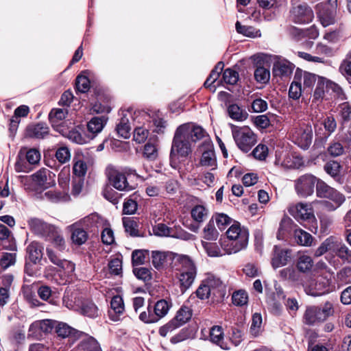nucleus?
Segmentation results:
<instances>
[{
	"mask_svg": "<svg viewBox=\"0 0 351 351\" xmlns=\"http://www.w3.org/2000/svg\"><path fill=\"white\" fill-rule=\"evenodd\" d=\"M228 241L223 243V250L228 254H236L245 250L248 244V230L240 223H233L226 231Z\"/></svg>",
	"mask_w": 351,
	"mask_h": 351,
	"instance_id": "1",
	"label": "nucleus"
},
{
	"mask_svg": "<svg viewBox=\"0 0 351 351\" xmlns=\"http://www.w3.org/2000/svg\"><path fill=\"white\" fill-rule=\"evenodd\" d=\"M176 271L182 292H184L193 284L195 275L196 267L193 261L186 255L176 256V263L172 266Z\"/></svg>",
	"mask_w": 351,
	"mask_h": 351,
	"instance_id": "2",
	"label": "nucleus"
},
{
	"mask_svg": "<svg viewBox=\"0 0 351 351\" xmlns=\"http://www.w3.org/2000/svg\"><path fill=\"white\" fill-rule=\"evenodd\" d=\"M188 134L180 125L176 130L170 152L171 160L176 159L177 156L186 157L191 153L192 143Z\"/></svg>",
	"mask_w": 351,
	"mask_h": 351,
	"instance_id": "3",
	"label": "nucleus"
},
{
	"mask_svg": "<svg viewBox=\"0 0 351 351\" xmlns=\"http://www.w3.org/2000/svg\"><path fill=\"white\" fill-rule=\"evenodd\" d=\"M289 213L296 220L308 221L311 223L309 230L314 234L317 232V220L311 203L298 202L291 204L288 207Z\"/></svg>",
	"mask_w": 351,
	"mask_h": 351,
	"instance_id": "4",
	"label": "nucleus"
},
{
	"mask_svg": "<svg viewBox=\"0 0 351 351\" xmlns=\"http://www.w3.org/2000/svg\"><path fill=\"white\" fill-rule=\"evenodd\" d=\"M234 140L238 147L244 152H249L256 143V136L247 127L239 128L231 125Z\"/></svg>",
	"mask_w": 351,
	"mask_h": 351,
	"instance_id": "5",
	"label": "nucleus"
},
{
	"mask_svg": "<svg viewBox=\"0 0 351 351\" xmlns=\"http://www.w3.org/2000/svg\"><path fill=\"white\" fill-rule=\"evenodd\" d=\"M333 312L332 304L327 302L322 308L315 306L308 307L304 313V319L306 324L314 325L325 321Z\"/></svg>",
	"mask_w": 351,
	"mask_h": 351,
	"instance_id": "6",
	"label": "nucleus"
},
{
	"mask_svg": "<svg viewBox=\"0 0 351 351\" xmlns=\"http://www.w3.org/2000/svg\"><path fill=\"white\" fill-rule=\"evenodd\" d=\"M318 178L312 174H304L294 181V187L297 195L303 198L312 195L314 193Z\"/></svg>",
	"mask_w": 351,
	"mask_h": 351,
	"instance_id": "7",
	"label": "nucleus"
},
{
	"mask_svg": "<svg viewBox=\"0 0 351 351\" xmlns=\"http://www.w3.org/2000/svg\"><path fill=\"white\" fill-rule=\"evenodd\" d=\"M106 174L112 186L119 191H130L134 186L130 183L125 173L114 168L108 167Z\"/></svg>",
	"mask_w": 351,
	"mask_h": 351,
	"instance_id": "8",
	"label": "nucleus"
},
{
	"mask_svg": "<svg viewBox=\"0 0 351 351\" xmlns=\"http://www.w3.org/2000/svg\"><path fill=\"white\" fill-rule=\"evenodd\" d=\"M332 289L330 279L324 276H319L310 285L304 287V291L307 295L317 297L330 293Z\"/></svg>",
	"mask_w": 351,
	"mask_h": 351,
	"instance_id": "9",
	"label": "nucleus"
},
{
	"mask_svg": "<svg viewBox=\"0 0 351 351\" xmlns=\"http://www.w3.org/2000/svg\"><path fill=\"white\" fill-rule=\"evenodd\" d=\"M45 241L51 244L58 252L66 248V242L60 229L51 224L45 223Z\"/></svg>",
	"mask_w": 351,
	"mask_h": 351,
	"instance_id": "10",
	"label": "nucleus"
},
{
	"mask_svg": "<svg viewBox=\"0 0 351 351\" xmlns=\"http://www.w3.org/2000/svg\"><path fill=\"white\" fill-rule=\"evenodd\" d=\"M313 12L306 4H300L293 7L290 11L291 20L295 23L305 24L312 21Z\"/></svg>",
	"mask_w": 351,
	"mask_h": 351,
	"instance_id": "11",
	"label": "nucleus"
},
{
	"mask_svg": "<svg viewBox=\"0 0 351 351\" xmlns=\"http://www.w3.org/2000/svg\"><path fill=\"white\" fill-rule=\"evenodd\" d=\"M27 252L29 259L34 263V265H26V273L30 276L36 275V272H34L36 265L41 261L43 255L42 244L36 241H32L28 245Z\"/></svg>",
	"mask_w": 351,
	"mask_h": 351,
	"instance_id": "12",
	"label": "nucleus"
},
{
	"mask_svg": "<svg viewBox=\"0 0 351 351\" xmlns=\"http://www.w3.org/2000/svg\"><path fill=\"white\" fill-rule=\"evenodd\" d=\"M28 189L36 199H43L44 191V169L42 168L29 178Z\"/></svg>",
	"mask_w": 351,
	"mask_h": 351,
	"instance_id": "13",
	"label": "nucleus"
},
{
	"mask_svg": "<svg viewBox=\"0 0 351 351\" xmlns=\"http://www.w3.org/2000/svg\"><path fill=\"white\" fill-rule=\"evenodd\" d=\"M213 294V302H219L226 295V288L221 280L215 276H209L204 280Z\"/></svg>",
	"mask_w": 351,
	"mask_h": 351,
	"instance_id": "14",
	"label": "nucleus"
},
{
	"mask_svg": "<svg viewBox=\"0 0 351 351\" xmlns=\"http://www.w3.org/2000/svg\"><path fill=\"white\" fill-rule=\"evenodd\" d=\"M68 114L66 108H53L49 114V121L51 126L59 132H64L63 124Z\"/></svg>",
	"mask_w": 351,
	"mask_h": 351,
	"instance_id": "15",
	"label": "nucleus"
},
{
	"mask_svg": "<svg viewBox=\"0 0 351 351\" xmlns=\"http://www.w3.org/2000/svg\"><path fill=\"white\" fill-rule=\"evenodd\" d=\"M71 232V240L73 244L77 246H81L84 244L88 239L87 231L82 227L80 222L74 223L69 226Z\"/></svg>",
	"mask_w": 351,
	"mask_h": 351,
	"instance_id": "16",
	"label": "nucleus"
},
{
	"mask_svg": "<svg viewBox=\"0 0 351 351\" xmlns=\"http://www.w3.org/2000/svg\"><path fill=\"white\" fill-rule=\"evenodd\" d=\"M178 255L171 252L153 251L152 253V263L154 267L159 270L162 269L169 261H172L173 265H174L176 256Z\"/></svg>",
	"mask_w": 351,
	"mask_h": 351,
	"instance_id": "17",
	"label": "nucleus"
},
{
	"mask_svg": "<svg viewBox=\"0 0 351 351\" xmlns=\"http://www.w3.org/2000/svg\"><path fill=\"white\" fill-rule=\"evenodd\" d=\"M123 300L120 295L114 296L110 302V310L108 311V316L112 321L117 322L120 319V316L124 312Z\"/></svg>",
	"mask_w": 351,
	"mask_h": 351,
	"instance_id": "18",
	"label": "nucleus"
},
{
	"mask_svg": "<svg viewBox=\"0 0 351 351\" xmlns=\"http://www.w3.org/2000/svg\"><path fill=\"white\" fill-rule=\"evenodd\" d=\"M327 199L324 202V207L329 211H334L339 208L346 201L345 195L336 189L328 195Z\"/></svg>",
	"mask_w": 351,
	"mask_h": 351,
	"instance_id": "19",
	"label": "nucleus"
},
{
	"mask_svg": "<svg viewBox=\"0 0 351 351\" xmlns=\"http://www.w3.org/2000/svg\"><path fill=\"white\" fill-rule=\"evenodd\" d=\"M125 232L132 237H142L143 234L139 230V221L136 218L124 217L122 219Z\"/></svg>",
	"mask_w": 351,
	"mask_h": 351,
	"instance_id": "20",
	"label": "nucleus"
},
{
	"mask_svg": "<svg viewBox=\"0 0 351 351\" xmlns=\"http://www.w3.org/2000/svg\"><path fill=\"white\" fill-rule=\"evenodd\" d=\"M336 9L328 5H322L318 12L320 22L324 27L335 23Z\"/></svg>",
	"mask_w": 351,
	"mask_h": 351,
	"instance_id": "21",
	"label": "nucleus"
},
{
	"mask_svg": "<svg viewBox=\"0 0 351 351\" xmlns=\"http://www.w3.org/2000/svg\"><path fill=\"white\" fill-rule=\"evenodd\" d=\"M288 251L277 245L274 247L273 257L271 258V265L274 268L282 267L287 263Z\"/></svg>",
	"mask_w": 351,
	"mask_h": 351,
	"instance_id": "22",
	"label": "nucleus"
},
{
	"mask_svg": "<svg viewBox=\"0 0 351 351\" xmlns=\"http://www.w3.org/2000/svg\"><path fill=\"white\" fill-rule=\"evenodd\" d=\"M293 64L287 60L278 61L273 66L274 76L287 77L291 75L294 69Z\"/></svg>",
	"mask_w": 351,
	"mask_h": 351,
	"instance_id": "23",
	"label": "nucleus"
},
{
	"mask_svg": "<svg viewBox=\"0 0 351 351\" xmlns=\"http://www.w3.org/2000/svg\"><path fill=\"white\" fill-rule=\"evenodd\" d=\"M328 79L324 77H319L316 83V86L312 95L313 102L322 101L327 90Z\"/></svg>",
	"mask_w": 351,
	"mask_h": 351,
	"instance_id": "24",
	"label": "nucleus"
},
{
	"mask_svg": "<svg viewBox=\"0 0 351 351\" xmlns=\"http://www.w3.org/2000/svg\"><path fill=\"white\" fill-rule=\"evenodd\" d=\"M180 126L188 132L189 138H190L191 143H195L202 139L206 135L205 130L200 126H193L189 123H185Z\"/></svg>",
	"mask_w": 351,
	"mask_h": 351,
	"instance_id": "25",
	"label": "nucleus"
},
{
	"mask_svg": "<svg viewBox=\"0 0 351 351\" xmlns=\"http://www.w3.org/2000/svg\"><path fill=\"white\" fill-rule=\"evenodd\" d=\"M293 237L295 242L302 246H311L314 240L310 233L301 228H296L294 230Z\"/></svg>",
	"mask_w": 351,
	"mask_h": 351,
	"instance_id": "26",
	"label": "nucleus"
},
{
	"mask_svg": "<svg viewBox=\"0 0 351 351\" xmlns=\"http://www.w3.org/2000/svg\"><path fill=\"white\" fill-rule=\"evenodd\" d=\"M210 340L222 349H228L226 344L223 342V331L221 326H214L210 328Z\"/></svg>",
	"mask_w": 351,
	"mask_h": 351,
	"instance_id": "27",
	"label": "nucleus"
},
{
	"mask_svg": "<svg viewBox=\"0 0 351 351\" xmlns=\"http://www.w3.org/2000/svg\"><path fill=\"white\" fill-rule=\"evenodd\" d=\"M80 313L90 318H95L99 315V309L97 306L90 300H85L82 302L79 308Z\"/></svg>",
	"mask_w": 351,
	"mask_h": 351,
	"instance_id": "28",
	"label": "nucleus"
},
{
	"mask_svg": "<svg viewBox=\"0 0 351 351\" xmlns=\"http://www.w3.org/2000/svg\"><path fill=\"white\" fill-rule=\"evenodd\" d=\"M106 123V119L104 117H93L88 122V131L93 134L92 138L102 130Z\"/></svg>",
	"mask_w": 351,
	"mask_h": 351,
	"instance_id": "29",
	"label": "nucleus"
},
{
	"mask_svg": "<svg viewBox=\"0 0 351 351\" xmlns=\"http://www.w3.org/2000/svg\"><path fill=\"white\" fill-rule=\"evenodd\" d=\"M83 156L77 154L73 157V172L78 178H82L85 176L87 171L86 163L82 160Z\"/></svg>",
	"mask_w": 351,
	"mask_h": 351,
	"instance_id": "30",
	"label": "nucleus"
},
{
	"mask_svg": "<svg viewBox=\"0 0 351 351\" xmlns=\"http://www.w3.org/2000/svg\"><path fill=\"white\" fill-rule=\"evenodd\" d=\"M171 306V302L165 299L159 300L155 303L154 311L158 321L168 313Z\"/></svg>",
	"mask_w": 351,
	"mask_h": 351,
	"instance_id": "31",
	"label": "nucleus"
},
{
	"mask_svg": "<svg viewBox=\"0 0 351 351\" xmlns=\"http://www.w3.org/2000/svg\"><path fill=\"white\" fill-rule=\"evenodd\" d=\"M295 73L300 75V82H303L304 90L306 88H311L317 82V78L319 77L315 74L302 71L300 69H297Z\"/></svg>",
	"mask_w": 351,
	"mask_h": 351,
	"instance_id": "32",
	"label": "nucleus"
},
{
	"mask_svg": "<svg viewBox=\"0 0 351 351\" xmlns=\"http://www.w3.org/2000/svg\"><path fill=\"white\" fill-rule=\"evenodd\" d=\"M302 90L300 75L295 73L293 80L289 87V96L293 99H298L302 95Z\"/></svg>",
	"mask_w": 351,
	"mask_h": 351,
	"instance_id": "33",
	"label": "nucleus"
},
{
	"mask_svg": "<svg viewBox=\"0 0 351 351\" xmlns=\"http://www.w3.org/2000/svg\"><path fill=\"white\" fill-rule=\"evenodd\" d=\"M228 112L231 119L237 121H243L247 119L248 117L247 112L237 104L230 105Z\"/></svg>",
	"mask_w": 351,
	"mask_h": 351,
	"instance_id": "34",
	"label": "nucleus"
},
{
	"mask_svg": "<svg viewBox=\"0 0 351 351\" xmlns=\"http://www.w3.org/2000/svg\"><path fill=\"white\" fill-rule=\"evenodd\" d=\"M192 316L191 309L187 306H182L177 312L176 315L172 319L179 327L190 320Z\"/></svg>",
	"mask_w": 351,
	"mask_h": 351,
	"instance_id": "35",
	"label": "nucleus"
},
{
	"mask_svg": "<svg viewBox=\"0 0 351 351\" xmlns=\"http://www.w3.org/2000/svg\"><path fill=\"white\" fill-rule=\"evenodd\" d=\"M200 165L204 167H210L212 169L217 168V160L214 150L208 149L202 153Z\"/></svg>",
	"mask_w": 351,
	"mask_h": 351,
	"instance_id": "36",
	"label": "nucleus"
},
{
	"mask_svg": "<svg viewBox=\"0 0 351 351\" xmlns=\"http://www.w3.org/2000/svg\"><path fill=\"white\" fill-rule=\"evenodd\" d=\"M44 333V321L38 320L33 322L29 328L28 336L35 339H40Z\"/></svg>",
	"mask_w": 351,
	"mask_h": 351,
	"instance_id": "37",
	"label": "nucleus"
},
{
	"mask_svg": "<svg viewBox=\"0 0 351 351\" xmlns=\"http://www.w3.org/2000/svg\"><path fill=\"white\" fill-rule=\"evenodd\" d=\"M337 243L335 242L334 239L329 237L326 239L315 250V256H321L328 251H335Z\"/></svg>",
	"mask_w": 351,
	"mask_h": 351,
	"instance_id": "38",
	"label": "nucleus"
},
{
	"mask_svg": "<svg viewBox=\"0 0 351 351\" xmlns=\"http://www.w3.org/2000/svg\"><path fill=\"white\" fill-rule=\"evenodd\" d=\"M237 32L247 37L255 38L261 36L260 30L256 29L252 26L242 25L239 21L235 24Z\"/></svg>",
	"mask_w": 351,
	"mask_h": 351,
	"instance_id": "39",
	"label": "nucleus"
},
{
	"mask_svg": "<svg viewBox=\"0 0 351 351\" xmlns=\"http://www.w3.org/2000/svg\"><path fill=\"white\" fill-rule=\"evenodd\" d=\"M117 134L122 138H128L130 136L131 127L126 117H123L117 125Z\"/></svg>",
	"mask_w": 351,
	"mask_h": 351,
	"instance_id": "40",
	"label": "nucleus"
},
{
	"mask_svg": "<svg viewBox=\"0 0 351 351\" xmlns=\"http://www.w3.org/2000/svg\"><path fill=\"white\" fill-rule=\"evenodd\" d=\"M335 188L319 179L316 184V195L319 198L326 199Z\"/></svg>",
	"mask_w": 351,
	"mask_h": 351,
	"instance_id": "41",
	"label": "nucleus"
},
{
	"mask_svg": "<svg viewBox=\"0 0 351 351\" xmlns=\"http://www.w3.org/2000/svg\"><path fill=\"white\" fill-rule=\"evenodd\" d=\"M218 236L219 232L215 227L213 219H211L204 228L203 237L208 241H215Z\"/></svg>",
	"mask_w": 351,
	"mask_h": 351,
	"instance_id": "42",
	"label": "nucleus"
},
{
	"mask_svg": "<svg viewBox=\"0 0 351 351\" xmlns=\"http://www.w3.org/2000/svg\"><path fill=\"white\" fill-rule=\"evenodd\" d=\"M324 169L328 175L336 179L339 177L341 166L337 161L330 160L325 164Z\"/></svg>",
	"mask_w": 351,
	"mask_h": 351,
	"instance_id": "43",
	"label": "nucleus"
},
{
	"mask_svg": "<svg viewBox=\"0 0 351 351\" xmlns=\"http://www.w3.org/2000/svg\"><path fill=\"white\" fill-rule=\"evenodd\" d=\"M78 351H101L98 342L93 338H88L80 343Z\"/></svg>",
	"mask_w": 351,
	"mask_h": 351,
	"instance_id": "44",
	"label": "nucleus"
},
{
	"mask_svg": "<svg viewBox=\"0 0 351 351\" xmlns=\"http://www.w3.org/2000/svg\"><path fill=\"white\" fill-rule=\"evenodd\" d=\"M30 230L35 234L43 237L44 234V223L42 219L31 218L28 220Z\"/></svg>",
	"mask_w": 351,
	"mask_h": 351,
	"instance_id": "45",
	"label": "nucleus"
},
{
	"mask_svg": "<svg viewBox=\"0 0 351 351\" xmlns=\"http://www.w3.org/2000/svg\"><path fill=\"white\" fill-rule=\"evenodd\" d=\"M192 218L197 222L204 221L208 215V210L202 205H196L191 211Z\"/></svg>",
	"mask_w": 351,
	"mask_h": 351,
	"instance_id": "46",
	"label": "nucleus"
},
{
	"mask_svg": "<svg viewBox=\"0 0 351 351\" xmlns=\"http://www.w3.org/2000/svg\"><path fill=\"white\" fill-rule=\"evenodd\" d=\"M202 246L207 254L211 257H218L223 255L221 249L216 243L202 241Z\"/></svg>",
	"mask_w": 351,
	"mask_h": 351,
	"instance_id": "47",
	"label": "nucleus"
},
{
	"mask_svg": "<svg viewBox=\"0 0 351 351\" xmlns=\"http://www.w3.org/2000/svg\"><path fill=\"white\" fill-rule=\"evenodd\" d=\"M58 328L56 330V333L58 335L59 337L61 338H66L72 336H75L76 333V330L69 326L68 324L64 322L60 323L58 325Z\"/></svg>",
	"mask_w": 351,
	"mask_h": 351,
	"instance_id": "48",
	"label": "nucleus"
},
{
	"mask_svg": "<svg viewBox=\"0 0 351 351\" xmlns=\"http://www.w3.org/2000/svg\"><path fill=\"white\" fill-rule=\"evenodd\" d=\"M133 273L138 279L143 280L145 283L150 282L152 279L151 269L147 267L134 268Z\"/></svg>",
	"mask_w": 351,
	"mask_h": 351,
	"instance_id": "49",
	"label": "nucleus"
},
{
	"mask_svg": "<svg viewBox=\"0 0 351 351\" xmlns=\"http://www.w3.org/2000/svg\"><path fill=\"white\" fill-rule=\"evenodd\" d=\"M254 77L258 82L267 84L270 79V72L263 66H258L254 71Z\"/></svg>",
	"mask_w": 351,
	"mask_h": 351,
	"instance_id": "50",
	"label": "nucleus"
},
{
	"mask_svg": "<svg viewBox=\"0 0 351 351\" xmlns=\"http://www.w3.org/2000/svg\"><path fill=\"white\" fill-rule=\"evenodd\" d=\"M27 135L31 138H43L44 126L43 123L29 125L27 129Z\"/></svg>",
	"mask_w": 351,
	"mask_h": 351,
	"instance_id": "51",
	"label": "nucleus"
},
{
	"mask_svg": "<svg viewBox=\"0 0 351 351\" xmlns=\"http://www.w3.org/2000/svg\"><path fill=\"white\" fill-rule=\"evenodd\" d=\"M292 220L287 217H284L279 225L278 233H277V239L278 240H282L285 239V236L286 233L289 231Z\"/></svg>",
	"mask_w": 351,
	"mask_h": 351,
	"instance_id": "52",
	"label": "nucleus"
},
{
	"mask_svg": "<svg viewBox=\"0 0 351 351\" xmlns=\"http://www.w3.org/2000/svg\"><path fill=\"white\" fill-rule=\"evenodd\" d=\"M298 269L302 272L309 271L313 267V260L308 255H302L300 256L298 264Z\"/></svg>",
	"mask_w": 351,
	"mask_h": 351,
	"instance_id": "53",
	"label": "nucleus"
},
{
	"mask_svg": "<svg viewBox=\"0 0 351 351\" xmlns=\"http://www.w3.org/2000/svg\"><path fill=\"white\" fill-rule=\"evenodd\" d=\"M232 300L234 305L241 306L247 303L248 295L246 291L239 290L233 293Z\"/></svg>",
	"mask_w": 351,
	"mask_h": 351,
	"instance_id": "54",
	"label": "nucleus"
},
{
	"mask_svg": "<svg viewBox=\"0 0 351 351\" xmlns=\"http://www.w3.org/2000/svg\"><path fill=\"white\" fill-rule=\"evenodd\" d=\"M143 156L149 160H154L158 157V149L155 144L147 143L144 146Z\"/></svg>",
	"mask_w": 351,
	"mask_h": 351,
	"instance_id": "55",
	"label": "nucleus"
},
{
	"mask_svg": "<svg viewBox=\"0 0 351 351\" xmlns=\"http://www.w3.org/2000/svg\"><path fill=\"white\" fill-rule=\"evenodd\" d=\"M223 80L225 83L234 85L239 80V73L232 69H226L223 73Z\"/></svg>",
	"mask_w": 351,
	"mask_h": 351,
	"instance_id": "56",
	"label": "nucleus"
},
{
	"mask_svg": "<svg viewBox=\"0 0 351 351\" xmlns=\"http://www.w3.org/2000/svg\"><path fill=\"white\" fill-rule=\"evenodd\" d=\"M262 316L260 313H256L252 315L250 332L254 337L257 336L262 326Z\"/></svg>",
	"mask_w": 351,
	"mask_h": 351,
	"instance_id": "57",
	"label": "nucleus"
},
{
	"mask_svg": "<svg viewBox=\"0 0 351 351\" xmlns=\"http://www.w3.org/2000/svg\"><path fill=\"white\" fill-rule=\"evenodd\" d=\"M335 252L337 256L341 260L351 263V250L346 245H337Z\"/></svg>",
	"mask_w": 351,
	"mask_h": 351,
	"instance_id": "58",
	"label": "nucleus"
},
{
	"mask_svg": "<svg viewBox=\"0 0 351 351\" xmlns=\"http://www.w3.org/2000/svg\"><path fill=\"white\" fill-rule=\"evenodd\" d=\"M339 71L346 77H351V50L348 52L345 60H343Z\"/></svg>",
	"mask_w": 351,
	"mask_h": 351,
	"instance_id": "59",
	"label": "nucleus"
},
{
	"mask_svg": "<svg viewBox=\"0 0 351 351\" xmlns=\"http://www.w3.org/2000/svg\"><path fill=\"white\" fill-rule=\"evenodd\" d=\"M327 151L330 156L337 157L343 154L345 149L341 143L333 141L328 146Z\"/></svg>",
	"mask_w": 351,
	"mask_h": 351,
	"instance_id": "60",
	"label": "nucleus"
},
{
	"mask_svg": "<svg viewBox=\"0 0 351 351\" xmlns=\"http://www.w3.org/2000/svg\"><path fill=\"white\" fill-rule=\"evenodd\" d=\"M195 293L197 297L201 300L208 299L210 297L213 300V294L211 293L210 288L204 280L199 286L195 291Z\"/></svg>",
	"mask_w": 351,
	"mask_h": 351,
	"instance_id": "61",
	"label": "nucleus"
},
{
	"mask_svg": "<svg viewBox=\"0 0 351 351\" xmlns=\"http://www.w3.org/2000/svg\"><path fill=\"white\" fill-rule=\"evenodd\" d=\"M149 133V130L146 128L138 127L134 131L133 139L137 143H143L147 138Z\"/></svg>",
	"mask_w": 351,
	"mask_h": 351,
	"instance_id": "62",
	"label": "nucleus"
},
{
	"mask_svg": "<svg viewBox=\"0 0 351 351\" xmlns=\"http://www.w3.org/2000/svg\"><path fill=\"white\" fill-rule=\"evenodd\" d=\"M76 89L81 93H86L90 88V81L86 76L78 75L75 80Z\"/></svg>",
	"mask_w": 351,
	"mask_h": 351,
	"instance_id": "63",
	"label": "nucleus"
},
{
	"mask_svg": "<svg viewBox=\"0 0 351 351\" xmlns=\"http://www.w3.org/2000/svg\"><path fill=\"white\" fill-rule=\"evenodd\" d=\"M322 124L324 125L326 132L328 136L333 133L337 128V122L332 115H328L324 120Z\"/></svg>",
	"mask_w": 351,
	"mask_h": 351,
	"instance_id": "64",
	"label": "nucleus"
}]
</instances>
